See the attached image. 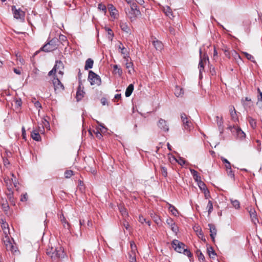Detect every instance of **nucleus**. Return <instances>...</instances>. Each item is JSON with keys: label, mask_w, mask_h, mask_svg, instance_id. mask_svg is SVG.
Listing matches in <instances>:
<instances>
[{"label": "nucleus", "mask_w": 262, "mask_h": 262, "mask_svg": "<svg viewBox=\"0 0 262 262\" xmlns=\"http://www.w3.org/2000/svg\"><path fill=\"white\" fill-rule=\"evenodd\" d=\"M2 228L3 230H8V232L9 233V226H8V223H7L6 222H4L3 220H2Z\"/></svg>", "instance_id": "46"}, {"label": "nucleus", "mask_w": 262, "mask_h": 262, "mask_svg": "<svg viewBox=\"0 0 262 262\" xmlns=\"http://www.w3.org/2000/svg\"><path fill=\"white\" fill-rule=\"evenodd\" d=\"M233 56L238 64L242 62L243 61L241 56L236 52H234V54H233Z\"/></svg>", "instance_id": "39"}, {"label": "nucleus", "mask_w": 262, "mask_h": 262, "mask_svg": "<svg viewBox=\"0 0 262 262\" xmlns=\"http://www.w3.org/2000/svg\"><path fill=\"white\" fill-rule=\"evenodd\" d=\"M88 80L91 85H99L101 84L100 77L92 71L89 72Z\"/></svg>", "instance_id": "5"}, {"label": "nucleus", "mask_w": 262, "mask_h": 262, "mask_svg": "<svg viewBox=\"0 0 262 262\" xmlns=\"http://www.w3.org/2000/svg\"><path fill=\"white\" fill-rule=\"evenodd\" d=\"M55 40H52L49 41L48 43L45 45L42 48L41 50L45 52H50L55 50L57 47L54 44Z\"/></svg>", "instance_id": "11"}, {"label": "nucleus", "mask_w": 262, "mask_h": 262, "mask_svg": "<svg viewBox=\"0 0 262 262\" xmlns=\"http://www.w3.org/2000/svg\"><path fill=\"white\" fill-rule=\"evenodd\" d=\"M27 200V194L25 193L21 195L20 201L22 202H25Z\"/></svg>", "instance_id": "58"}, {"label": "nucleus", "mask_w": 262, "mask_h": 262, "mask_svg": "<svg viewBox=\"0 0 262 262\" xmlns=\"http://www.w3.org/2000/svg\"><path fill=\"white\" fill-rule=\"evenodd\" d=\"M247 119L248 120V121H249V123L250 126L253 128H255L256 126V120L255 119H254L253 118H252V117H249V116L248 117Z\"/></svg>", "instance_id": "32"}, {"label": "nucleus", "mask_w": 262, "mask_h": 262, "mask_svg": "<svg viewBox=\"0 0 262 262\" xmlns=\"http://www.w3.org/2000/svg\"><path fill=\"white\" fill-rule=\"evenodd\" d=\"M98 8L100 9V10H102L104 13L106 12V8L104 5H103L102 4H99L98 5Z\"/></svg>", "instance_id": "51"}, {"label": "nucleus", "mask_w": 262, "mask_h": 262, "mask_svg": "<svg viewBox=\"0 0 262 262\" xmlns=\"http://www.w3.org/2000/svg\"><path fill=\"white\" fill-rule=\"evenodd\" d=\"M152 43L157 50L160 51L163 49V44L161 41L155 40L153 41Z\"/></svg>", "instance_id": "27"}, {"label": "nucleus", "mask_w": 262, "mask_h": 262, "mask_svg": "<svg viewBox=\"0 0 262 262\" xmlns=\"http://www.w3.org/2000/svg\"><path fill=\"white\" fill-rule=\"evenodd\" d=\"M161 173L165 177L167 176V168L165 167L161 166Z\"/></svg>", "instance_id": "52"}, {"label": "nucleus", "mask_w": 262, "mask_h": 262, "mask_svg": "<svg viewBox=\"0 0 262 262\" xmlns=\"http://www.w3.org/2000/svg\"><path fill=\"white\" fill-rule=\"evenodd\" d=\"M12 11L15 18L24 20L25 13L20 8L17 9L15 6H12Z\"/></svg>", "instance_id": "6"}, {"label": "nucleus", "mask_w": 262, "mask_h": 262, "mask_svg": "<svg viewBox=\"0 0 262 262\" xmlns=\"http://www.w3.org/2000/svg\"><path fill=\"white\" fill-rule=\"evenodd\" d=\"M242 53L245 56L247 59L250 60L253 62H255L254 57L252 55L246 52H242Z\"/></svg>", "instance_id": "35"}, {"label": "nucleus", "mask_w": 262, "mask_h": 262, "mask_svg": "<svg viewBox=\"0 0 262 262\" xmlns=\"http://www.w3.org/2000/svg\"><path fill=\"white\" fill-rule=\"evenodd\" d=\"M182 253L184 255H187L188 257H191V253L190 252V251L188 250L186 248H184V251H182Z\"/></svg>", "instance_id": "54"}, {"label": "nucleus", "mask_w": 262, "mask_h": 262, "mask_svg": "<svg viewBox=\"0 0 262 262\" xmlns=\"http://www.w3.org/2000/svg\"><path fill=\"white\" fill-rule=\"evenodd\" d=\"M173 248L179 253H182L186 246L183 243L180 242L178 240H173L172 243Z\"/></svg>", "instance_id": "7"}, {"label": "nucleus", "mask_w": 262, "mask_h": 262, "mask_svg": "<svg viewBox=\"0 0 262 262\" xmlns=\"http://www.w3.org/2000/svg\"><path fill=\"white\" fill-rule=\"evenodd\" d=\"M34 105L36 108H41V105L39 101H36L34 103Z\"/></svg>", "instance_id": "64"}, {"label": "nucleus", "mask_w": 262, "mask_h": 262, "mask_svg": "<svg viewBox=\"0 0 262 262\" xmlns=\"http://www.w3.org/2000/svg\"><path fill=\"white\" fill-rule=\"evenodd\" d=\"M181 116L184 129L190 131L193 128V124L190 118L184 113L182 114Z\"/></svg>", "instance_id": "4"}, {"label": "nucleus", "mask_w": 262, "mask_h": 262, "mask_svg": "<svg viewBox=\"0 0 262 262\" xmlns=\"http://www.w3.org/2000/svg\"><path fill=\"white\" fill-rule=\"evenodd\" d=\"M177 161L181 165L185 163V161L182 158H180L178 160H177Z\"/></svg>", "instance_id": "56"}, {"label": "nucleus", "mask_w": 262, "mask_h": 262, "mask_svg": "<svg viewBox=\"0 0 262 262\" xmlns=\"http://www.w3.org/2000/svg\"><path fill=\"white\" fill-rule=\"evenodd\" d=\"M230 201H231V202L233 206L235 209H239V207H240V204H239V202L238 201H237L236 200H233V199H231Z\"/></svg>", "instance_id": "38"}, {"label": "nucleus", "mask_w": 262, "mask_h": 262, "mask_svg": "<svg viewBox=\"0 0 262 262\" xmlns=\"http://www.w3.org/2000/svg\"><path fill=\"white\" fill-rule=\"evenodd\" d=\"M15 102L16 105L17 107H19V106H21V100L20 99H16Z\"/></svg>", "instance_id": "60"}, {"label": "nucleus", "mask_w": 262, "mask_h": 262, "mask_svg": "<svg viewBox=\"0 0 262 262\" xmlns=\"http://www.w3.org/2000/svg\"><path fill=\"white\" fill-rule=\"evenodd\" d=\"M130 9H125V11L126 15L132 21L135 20L138 16L141 15V12L139 9L137 8V6L136 5V4H132L130 6Z\"/></svg>", "instance_id": "2"}, {"label": "nucleus", "mask_w": 262, "mask_h": 262, "mask_svg": "<svg viewBox=\"0 0 262 262\" xmlns=\"http://www.w3.org/2000/svg\"><path fill=\"white\" fill-rule=\"evenodd\" d=\"M4 234L5 235V238L9 239V236L8 235L10 234V230H9V233L8 232L7 230H3Z\"/></svg>", "instance_id": "59"}, {"label": "nucleus", "mask_w": 262, "mask_h": 262, "mask_svg": "<svg viewBox=\"0 0 262 262\" xmlns=\"http://www.w3.org/2000/svg\"><path fill=\"white\" fill-rule=\"evenodd\" d=\"M215 121L219 127H221L222 126L223 124V120L222 117H219L218 116L215 117Z\"/></svg>", "instance_id": "41"}, {"label": "nucleus", "mask_w": 262, "mask_h": 262, "mask_svg": "<svg viewBox=\"0 0 262 262\" xmlns=\"http://www.w3.org/2000/svg\"><path fill=\"white\" fill-rule=\"evenodd\" d=\"M42 123L43 124V127H46V128H48L49 127V122L45 119H43L42 120Z\"/></svg>", "instance_id": "55"}, {"label": "nucleus", "mask_w": 262, "mask_h": 262, "mask_svg": "<svg viewBox=\"0 0 262 262\" xmlns=\"http://www.w3.org/2000/svg\"><path fill=\"white\" fill-rule=\"evenodd\" d=\"M136 252H130L129 253V260L130 262L136 261Z\"/></svg>", "instance_id": "33"}, {"label": "nucleus", "mask_w": 262, "mask_h": 262, "mask_svg": "<svg viewBox=\"0 0 262 262\" xmlns=\"http://www.w3.org/2000/svg\"><path fill=\"white\" fill-rule=\"evenodd\" d=\"M158 126L159 128L165 132L168 130V125L166 121L162 119H160L158 123Z\"/></svg>", "instance_id": "15"}, {"label": "nucleus", "mask_w": 262, "mask_h": 262, "mask_svg": "<svg viewBox=\"0 0 262 262\" xmlns=\"http://www.w3.org/2000/svg\"><path fill=\"white\" fill-rule=\"evenodd\" d=\"M125 66L126 68L128 69V72L130 74L132 73V72L134 71L133 68V63L130 61H129V60L128 61L125 60Z\"/></svg>", "instance_id": "29"}, {"label": "nucleus", "mask_w": 262, "mask_h": 262, "mask_svg": "<svg viewBox=\"0 0 262 262\" xmlns=\"http://www.w3.org/2000/svg\"><path fill=\"white\" fill-rule=\"evenodd\" d=\"M134 85L133 84H129L126 88L125 91V96L128 97H129L134 90Z\"/></svg>", "instance_id": "21"}, {"label": "nucleus", "mask_w": 262, "mask_h": 262, "mask_svg": "<svg viewBox=\"0 0 262 262\" xmlns=\"http://www.w3.org/2000/svg\"><path fill=\"white\" fill-rule=\"evenodd\" d=\"M121 53L123 55V58L125 59V60L128 61L129 58L128 56V52L124 47H122V49H121Z\"/></svg>", "instance_id": "30"}, {"label": "nucleus", "mask_w": 262, "mask_h": 262, "mask_svg": "<svg viewBox=\"0 0 262 262\" xmlns=\"http://www.w3.org/2000/svg\"><path fill=\"white\" fill-rule=\"evenodd\" d=\"M119 209H120V211L121 212V213L122 214V215L123 216H126L127 215V211H126V210L125 208H124V207H120L119 208Z\"/></svg>", "instance_id": "53"}, {"label": "nucleus", "mask_w": 262, "mask_h": 262, "mask_svg": "<svg viewBox=\"0 0 262 262\" xmlns=\"http://www.w3.org/2000/svg\"><path fill=\"white\" fill-rule=\"evenodd\" d=\"M4 243L6 245V248L7 250L11 251L12 253L16 252V250L14 246L12 245V244L10 241V239L5 238L4 239Z\"/></svg>", "instance_id": "14"}, {"label": "nucleus", "mask_w": 262, "mask_h": 262, "mask_svg": "<svg viewBox=\"0 0 262 262\" xmlns=\"http://www.w3.org/2000/svg\"><path fill=\"white\" fill-rule=\"evenodd\" d=\"M73 174V171L71 170H67L64 172V177L66 178H70Z\"/></svg>", "instance_id": "47"}, {"label": "nucleus", "mask_w": 262, "mask_h": 262, "mask_svg": "<svg viewBox=\"0 0 262 262\" xmlns=\"http://www.w3.org/2000/svg\"><path fill=\"white\" fill-rule=\"evenodd\" d=\"M242 102L243 103V105L246 108L250 107L251 105H252V102H245V101L244 100V98L242 99Z\"/></svg>", "instance_id": "45"}, {"label": "nucleus", "mask_w": 262, "mask_h": 262, "mask_svg": "<svg viewBox=\"0 0 262 262\" xmlns=\"http://www.w3.org/2000/svg\"><path fill=\"white\" fill-rule=\"evenodd\" d=\"M59 76H56L53 79V83L54 87V90L56 93L60 92L64 89L63 85L59 79Z\"/></svg>", "instance_id": "8"}, {"label": "nucleus", "mask_w": 262, "mask_h": 262, "mask_svg": "<svg viewBox=\"0 0 262 262\" xmlns=\"http://www.w3.org/2000/svg\"><path fill=\"white\" fill-rule=\"evenodd\" d=\"M247 210L249 213L252 222L256 225L258 222V220L257 218V214L255 210L252 208V207H249L247 208Z\"/></svg>", "instance_id": "12"}, {"label": "nucleus", "mask_w": 262, "mask_h": 262, "mask_svg": "<svg viewBox=\"0 0 262 262\" xmlns=\"http://www.w3.org/2000/svg\"><path fill=\"white\" fill-rule=\"evenodd\" d=\"M84 94V92L83 91V90H81L80 86H79L76 93V98L77 99V101H80L83 97Z\"/></svg>", "instance_id": "20"}, {"label": "nucleus", "mask_w": 262, "mask_h": 262, "mask_svg": "<svg viewBox=\"0 0 262 262\" xmlns=\"http://www.w3.org/2000/svg\"><path fill=\"white\" fill-rule=\"evenodd\" d=\"M227 171L228 176H229L231 177H233L234 174L232 173L231 168H230V169H227Z\"/></svg>", "instance_id": "62"}, {"label": "nucleus", "mask_w": 262, "mask_h": 262, "mask_svg": "<svg viewBox=\"0 0 262 262\" xmlns=\"http://www.w3.org/2000/svg\"><path fill=\"white\" fill-rule=\"evenodd\" d=\"M97 123L99 125V126L101 127L99 129V130H97L96 132V137L99 138V139H101V137H102V134L101 133H105L106 130H107V128L101 123H100V122H99L98 121H97Z\"/></svg>", "instance_id": "17"}, {"label": "nucleus", "mask_w": 262, "mask_h": 262, "mask_svg": "<svg viewBox=\"0 0 262 262\" xmlns=\"http://www.w3.org/2000/svg\"><path fill=\"white\" fill-rule=\"evenodd\" d=\"M174 94L177 97L183 96L184 94L183 89L178 86H176L174 90Z\"/></svg>", "instance_id": "19"}, {"label": "nucleus", "mask_w": 262, "mask_h": 262, "mask_svg": "<svg viewBox=\"0 0 262 262\" xmlns=\"http://www.w3.org/2000/svg\"><path fill=\"white\" fill-rule=\"evenodd\" d=\"M197 183L198 186L202 190H203V191H204L205 190H207V189L206 188L205 184L201 180L198 181Z\"/></svg>", "instance_id": "37"}, {"label": "nucleus", "mask_w": 262, "mask_h": 262, "mask_svg": "<svg viewBox=\"0 0 262 262\" xmlns=\"http://www.w3.org/2000/svg\"><path fill=\"white\" fill-rule=\"evenodd\" d=\"M130 246L131 248L130 252H136L137 251V246L134 242H130Z\"/></svg>", "instance_id": "44"}, {"label": "nucleus", "mask_w": 262, "mask_h": 262, "mask_svg": "<svg viewBox=\"0 0 262 262\" xmlns=\"http://www.w3.org/2000/svg\"><path fill=\"white\" fill-rule=\"evenodd\" d=\"M166 222L169 227L171 228V230L173 232L177 233L178 231V227L175 224V223L173 222V221L171 218H168L166 220Z\"/></svg>", "instance_id": "13"}, {"label": "nucleus", "mask_w": 262, "mask_h": 262, "mask_svg": "<svg viewBox=\"0 0 262 262\" xmlns=\"http://www.w3.org/2000/svg\"><path fill=\"white\" fill-rule=\"evenodd\" d=\"M207 208L208 209V212L209 214L213 210V204L211 201H209L208 203Z\"/></svg>", "instance_id": "48"}, {"label": "nucleus", "mask_w": 262, "mask_h": 262, "mask_svg": "<svg viewBox=\"0 0 262 262\" xmlns=\"http://www.w3.org/2000/svg\"><path fill=\"white\" fill-rule=\"evenodd\" d=\"M208 226L209 227V230H210V235L212 238V240L213 242H214L215 241V237L216 235V229L214 225L209 224H208Z\"/></svg>", "instance_id": "16"}, {"label": "nucleus", "mask_w": 262, "mask_h": 262, "mask_svg": "<svg viewBox=\"0 0 262 262\" xmlns=\"http://www.w3.org/2000/svg\"><path fill=\"white\" fill-rule=\"evenodd\" d=\"M8 192L7 193V196L10 201L13 202V192L12 190V188H10L8 189Z\"/></svg>", "instance_id": "42"}, {"label": "nucleus", "mask_w": 262, "mask_h": 262, "mask_svg": "<svg viewBox=\"0 0 262 262\" xmlns=\"http://www.w3.org/2000/svg\"><path fill=\"white\" fill-rule=\"evenodd\" d=\"M230 115H231V117L232 119L234 121H237L238 120V118H237L236 112V111H235V108L233 107H232L230 110Z\"/></svg>", "instance_id": "25"}, {"label": "nucleus", "mask_w": 262, "mask_h": 262, "mask_svg": "<svg viewBox=\"0 0 262 262\" xmlns=\"http://www.w3.org/2000/svg\"><path fill=\"white\" fill-rule=\"evenodd\" d=\"M113 68L115 73L118 74V75L120 76L122 74V71L121 69L119 68L117 65H114Z\"/></svg>", "instance_id": "36"}, {"label": "nucleus", "mask_w": 262, "mask_h": 262, "mask_svg": "<svg viewBox=\"0 0 262 262\" xmlns=\"http://www.w3.org/2000/svg\"><path fill=\"white\" fill-rule=\"evenodd\" d=\"M139 221L141 223L143 224L144 222H146V220L143 216L140 215L139 217Z\"/></svg>", "instance_id": "57"}, {"label": "nucleus", "mask_w": 262, "mask_h": 262, "mask_svg": "<svg viewBox=\"0 0 262 262\" xmlns=\"http://www.w3.org/2000/svg\"><path fill=\"white\" fill-rule=\"evenodd\" d=\"M231 130L237 138L241 140L244 139L246 137L245 133L238 126H233Z\"/></svg>", "instance_id": "9"}, {"label": "nucleus", "mask_w": 262, "mask_h": 262, "mask_svg": "<svg viewBox=\"0 0 262 262\" xmlns=\"http://www.w3.org/2000/svg\"><path fill=\"white\" fill-rule=\"evenodd\" d=\"M47 254L53 260H56L58 258L63 257V250L60 246L53 247L51 246L47 250Z\"/></svg>", "instance_id": "1"}, {"label": "nucleus", "mask_w": 262, "mask_h": 262, "mask_svg": "<svg viewBox=\"0 0 262 262\" xmlns=\"http://www.w3.org/2000/svg\"><path fill=\"white\" fill-rule=\"evenodd\" d=\"M5 183L7 187V189H9L10 188H12V182L10 180V179L9 178H4Z\"/></svg>", "instance_id": "40"}, {"label": "nucleus", "mask_w": 262, "mask_h": 262, "mask_svg": "<svg viewBox=\"0 0 262 262\" xmlns=\"http://www.w3.org/2000/svg\"><path fill=\"white\" fill-rule=\"evenodd\" d=\"M200 61L199 64V69L200 70V74L201 75L202 71L204 68V65L206 63L207 60H208V58L207 56L204 55L203 57L201 56L202 51L200 50Z\"/></svg>", "instance_id": "10"}, {"label": "nucleus", "mask_w": 262, "mask_h": 262, "mask_svg": "<svg viewBox=\"0 0 262 262\" xmlns=\"http://www.w3.org/2000/svg\"><path fill=\"white\" fill-rule=\"evenodd\" d=\"M63 69V65L62 62L60 61H57L56 62V64L54 66L53 69L49 72V75L51 76L54 75L56 76L59 75L62 77L63 74V72L62 71Z\"/></svg>", "instance_id": "3"}, {"label": "nucleus", "mask_w": 262, "mask_h": 262, "mask_svg": "<svg viewBox=\"0 0 262 262\" xmlns=\"http://www.w3.org/2000/svg\"><path fill=\"white\" fill-rule=\"evenodd\" d=\"M194 229L195 231L197 233V234L200 238L202 237L203 236V234L202 232V230L199 226L195 227L194 228Z\"/></svg>", "instance_id": "43"}, {"label": "nucleus", "mask_w": 262, "mask_h": 262, "mask_svg": "<svg viewBox=\"0 0 262 262\" xmlns=\"http://www.w3.org/2000/svg\"><path fill=\"white\" fill-rule=\"evenodd\" d=\"M31 137L35 141H39L41 140V137L39 132L37 129H34L31 133Z\"/></svg>", "instance_id": "18"}, {"label": "nucleus", "mask_w": 262, "mask_h": 262, "mask_svg": "<svg viewBox=\"0 0 262 262\" xmlns=\"http://www.w3.org/2000/svg\"><path fill=\"white\" fill-rule=\"evenodd\" d=\"M169 210L171 212V213L174 215L177 216L178 214V211L177 209L172 205L169 204L168 207Z\"/></svg>", "instance_id": "31"}, {"label": "nucleus", "mask_w": 262, "mask_h": 262, "mask_svg": "<svg viewBox=\"0 0 262 262\" xmlns=\"http://www.w3.org/2000/svg\"><path fill=\"white\" fill-rule=\"evenodd\" d=\"M190 171L191 174L193 176V179L197 182L201 180V177L199 175L198 172L194 169H190Z\"/></svg>", "instance_id": "24"}, {"label": "nucleus", "mask_w": 262, "mask_h": 262, "mask_svg": "<svg viewBox=\"0 0 262 262\" xmlns=\"http://www.w3.org/2000/svg\"><path fill=\"white\" fill-rule=\"evenodd\" d=\"M207 253L210 258H214L215 256L216 255V253L211 247H209L207 248Z\"/></svg>", "instance_id": "28"}, {"label": "nucleus", "mask_w": 262, "mask_h": 262, "mask_svg": "<svg viewBox=\"0 0 262 262\" xmlns=\"http://www.w3.org/2000/svg\"><path fill=\"white\" fill-rule=\"evenodd\" d=\"M108 10L110 12V14L111 16L114 17V18H116L117 13V10L115 7H114L112 5H110L108 6Z\"/></svg>", "instance_id": "22"}, {"label": "nucleus", "mask_w": 262, "mask_h": 262, "mask_svg": "<svg viewBox=\"0 0 262 262\" xmlns=\"http://www.w3.org/2000/svg\"><path fill=\"white\" fill-rule=\"evenodd\" d=\"M120 26L121 29L123 31L126 32H129V28L126 23L121 22Z\"/></svg>", "instance_id": "34"}, {"label": "nucleus", "mask_w": 262, "mask_h": 262, "mask_svg": "<svg viewBox=\"0 0 262 262\" xmlns=\"http://www.w3.org/2000/svg\"><path fill=\"white\" fill-rule=\"evenodd\" d=\"M94 61L91 58L88 59L85 61V70H88L93 68Z\"/></svg>", "instance_id": "23"}, {"label": "nucleus", "mask_w": 262, "mask_h": 262, "mask_svg": "<svg viewBox=\"0 0 262 262\" xmlns=\"http://www.w3.org/2000/svg\"><path fill=\"white\" fill-rule=\"evenodd\" d=\"M11 176H12V178L11 179H10V180L12 182V183L13 184L14 187L16 188L17 187V179L15 177V176H14L13 173H11Z\"/></svg>", "instance_id": "49"}, {"label": "nucleus", "mask_w": 262, "mask_h": 262, "mask_svg": "<svg viewBox=\"0 0 262 262\" xmlns=\"http://www.w3.org/2000/svg\"><path fill=\"white\" fill-rule=\"evenodd\" d=\"M163 11L165 13V14L169 18H171L173 17L171 10L169 7L166 6L164 7L163 8Z\"/></svg>", "instance_id": "26"}, {"label": "nucleus", "mask_w": 262, "mask_h": 262, "mask_svg": "<svg viewBox=\"0 0 262 262\" xmlns=\"http://www.w3.org/2000/svg\"><path fill=\"white\" fill-rule=\"evenodd\" d=\"M198 257L200 260H202L204 261L205 260V257L201 252L199 254Z\"/></svg>", "instance_id": "61"}, {"label": "nucleus", "mask_w": 262, "mask_h": 262, "mask_svg": "<svg viewBox=\"0 0 262 262\" xmlns=\"http://www.w3.org/2000/svg\"><path fill=\"white\" fill-rule=\"evenodd\" d=\"M257 105L261 110H262V100H258Z\"/></svg>", "instance_id": "63"}, {"label": "nucleus", "mask_w": 262, "mask_h": 262, "mask_svg": "<svg viewBox=\"0 0 262 262\" xmlns=\"http://www.w3.org/2000/svg\"><path fill=\"white\" fill-rule=\"evenodd\" d=\"M16 59L18 61H19L21 65L24 64L25 63V61L24 59L19 55L18 53L16 54Z\"/></svg>", "instance_id": "50"}]
</instances>
